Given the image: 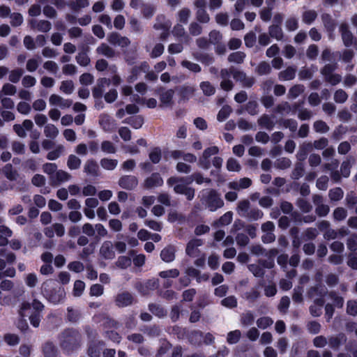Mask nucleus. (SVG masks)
<instances>
[{"instance_id":"cd10ccee","label":"nucleus","mask_w":357,"mask_h":357,"mask_svg":"<svg viewBox=\"0 0 357 357\" xmlns=\"http://www.w3.org/2000/svg\"><path fill=\"white\" fill-rule=\"evenodd\" d=\"M250 208V202L248 200H243L241 201L237 207V211L239 213L240 215L243 217H247L248 216L249 210Z\"/></svg>"},{"instance_id":"a18cd8bd","label":"nucleus","mask_w":357,"mask_h":357,"mask_svg":"<svg viewBox=\"0 0 357 357\" xmlns=\"http://www.w3.org/2000/svg\"><path fill=\"white\" fill-rule=\"evenodd\" d=\"M231 109L229 106H224L218 112L217 119L219 121H223L229 116Z\"/></svg>"},{"instance_id":"2f4dec72","label":"nucleus","mask_w":357,"mask_h":357,"mask_svg":"<svg viewBox=\"0 0 357 357\" xmlns=\"http://www.w3.org/2000/svg\"><path fill=\"white\" fill-rule=\"evenodd\" d=\"M100 253L105 258L107 259H111L114 257V252L109 242H105L103 243L100 248Z\"/></svg>"},{"instance_id":"0eeeda50","label":"nucleus","mask_w":357,"mask_h":357,"mask_svg":"<svg viewBox=\"0 0 357 357\" xmlns=\"http://www.w3.org/2000/svg\"><path fill=\"white\" fill-rule=\"evenodd\" d=\"M99 123L102 128L107 132L114 130L116 126L115 120L107 114H102L100 116Z\"/></svg>"},{"instance_id":"ea45409f","label":"nucleus","mask_w":357,"mask_h":357,"mask_svg":"<svg viewBox=\"0 0 357 357\" xmlns=\"http://www.w3.org/2000/svg\"><path fill=\"white\" fill-rule=\"evenodd\" d=\"M85 289V284L81 280H76L73 287V295L75 296H80Z\"/></svg>"},{"instance_id":"a211bd4d","label":"nucleus","mask_w":357,"mask_h":357,"mask_svg":"<svg viewBox=\"0 0 357 357\" xmlns=\"http://www.w3.org/2000/svg\"><path fill=\"white\" fill-rule=\"evenodd\" d=\"M12 236V231L6 226H0V246L8 244V238Z\"/></svg>"},{"instance_id":"8fccbe9b","label":"nucleus","mask_w":357,"mask_h":357,"mask_svg":"<svg viewBox=\"0 0 357 357\" xmlns=\"http://www.w3.org/2000/svg\"><path fill=\"white\" fill-rule=\"evenodd\" d=\"M98 53L102 54L106 56L110 57L114 55L113 50L106 44H102L97 49Z\"/></svg>"},{"instance_id":"69168bd1","label":"nucleus","mask_w":357,"mask_h":357,"mask_svg":"<svg viewBox=\"0 0 357 357\" xmlns=\"http://www.w3.org/2000/svg\"><path fill=\"white\" fill-rule=\"evenodd\" d=\"M303 89H304L303 86L296 85L290 89L289 95L291 98H295L303 91Z\"/></svg>"},{"instance_id":"aec40b11","label":"nucleus","mask_w":357,"mask_h":357,"mask_svg":"<svg viewBox=\"0 0 357 357\" xmlns=\"http://www.w3.org/2000/svg\"><path fill=\"white\" fill-rule=\"evenodd\" d=\"M340 31L342 33V40L346 46H349L352 43L353 36L351 32L348 30L347 24H342L340 26Z\"/></svg>"},{"instance_id":"f704fd0d","label":"nucleus","mask_w":357,"mask_h":357,"mask_svg":"<svg viewBox=\"0 0 357 357\" xmlns=\"http://www.w3.org/2000/svg\"><path fill=\"white\" fill-rule=\"evenodd\" d=\"M101 150L106 153H115L116 149L115 145L110 141H103L101 143Z\"/></svg>"},{"instance_id":"09e8293b","label":"nucleus","mask_w":357,"mask_h":357,"mask_svg":"<svg viewBox=\"0 0 357 357\" xmlns=\"http://www.w3.org/2000/svg\"><path fill=\"white\" fill-rule=\"evenodd\" d=\"M273 323V321L269 317H261L257 320V325L259 328L265 329Z\"/></svg>"},{"instance_id":"ddd939ff","label":"nucleus","mask_w":357,"mask_h":357,"mask_svg":"<svg viewBox=\"0 0 357 357\" xmlns=\"http://www.w3.org/2000/svg\"><path fill=\"white\" fill-rule=\"evenodd\" d=\"M252 181L248 178H243L238 181H234L229 183L228 186L231 189L240 190L250 186Z\"/></svg>"},{"instance_id":"c756f323","label":"nucleus","mask_w":357,"mask_h":357,"mask_svg":"<svg viewBox=\"0 0 357 357\" xmlns=\"http://www.w3.org/2000/svg\"><path fill=\"white\" fill-rule=\"evenodd\" d=\"M295 74L296 69L292 67H289L286 70L280 73L279 77L282 80H291L294 78Z\"/></svg>"},{"instance_id":"473e14b6","label":"nucleus","mask_w":357,"mask_h":357,"mask_svg":"<svg viewBox=\"0 0 357 357\" xmlns=\"http://www.w3.org/2000/svg\"><path fill=\"white\" fill-rule=\"evenodd\" d=\"M74 84L70 80L63 81L61 83L60 91L65 94H71L74 91Z\"/></svg>"},{"instance_id":"5701e85b","label":"nucleus","mask_w":357,"mask_h":357,"mask_svg":"<svg viewBox=\"0 0 357 357\" xmlns=\"http://www.w3.org/2000/svg\"><path fill=\"white\" fill-rule=\"evenodd\" d=\"M43 351L45 357H56L57 355V349L52 342H46Z\"/></svg>"},{"instance_id":"2eb2a0df","label":"nucleus","mask_w":357,"mask_h":357,"mask_svg":"<svg viewBox=\"0 0 357 357\" xmlns=\"http://www.w3.org/2000/svg\"><path fill=\"white\" fill-rule=\"evenodd\" d=\"M29 23L31 29H37L42 32H47L51 29V24L48 21L42 20L38 22L36 20H31Z\"/></svg>"},{"instance_id":"37998d69","label":"nucleus","mask_w":357,"mask_h":357,"mask_svg":"<svg viewBox=\"0 0 357 357\" xmlns=\"http://www.w3.org/2000/svg\"><path fill=\"white\" fill-rule=\"evenodd\" d=\"M36 79L31 75H25L22 79V84L24 88H31L36 85Z\"/></svg>"},{"instance_id":"20e7f679","label":"nucleus","mask_w":357,"mask_h":357,"mask_svg":"<svg viewBox=\"0 0 357 357\" xmlns=\"http://www.w3.org/2000/svg\"><path fill=\"white\" fill-rule=\"evenodd\" d=\"M79 339L78 333L74 330H66L60 336V344L66 349H70L77 345Z\"/></svg>"},{"instance_id":"7ed1b4c3","label":"nucleus","mask_w":357,"mask_h":357,"mask_svg":"<svg viewBox=\"0 0 357 357\" xmlns=\"http://www.w3.org/2000/svg\"><path fill=\"white\" fill-rule=\"evenodd\" d=\"M202 197L206 206L211 211H215L224 205L220 195L213 190L203 191Z\"/></svg>"},{"instance_id":"f3484780","label":"nucleus","mask_w":357,"mask_h":357,"mask_svg":"<svg viewBox=\"0 0 357 357\" xmlns=\"http://www.w3.org/2000/svg\"><path fill=\"white\" fill-rule=\"evenodd\" d=\"M133 298L129 293H122L117 296L116 302L119 307H124L132 303Z\"/></svg>"},{"instance_id":"e433bc0d","label":"nucleus","mask_w":357,"mask_h":357,"mask_svg":"<svg viewBox=\"0 0 357 357\" xmlns=\"http://www.w3.org/2000/svg\"><path fill=\"white\" fill-rule=\"evenodd\" d=\"M124 123L130 124L134 128L138 129L142 127L144 123L143 118L140 116L132 117L126 119Z\"/></svg>"},{"instance_id":"de8ad7c7","label":"nucleus","mask_w":357,"mask_h":357,"mask_svg":"<svg viewBox=\"0 0 357 357\" xmlns=\"http://www.w3.org/2000/svg\"><path fill=\"white\" fill-rule=\"evenodd\" d=\"M200 88L206 96H211L215 93V88L208 82H202L200 84Z\"/></svg>"},{"instance_id":"13d9d810","label":"nucleus","mask_w":357,"mask_h":357,"mask_svg":"<svg viewBox=\"0 0 357 357\" xmlns=\"http://www.w3.org/2000/svg\"><path fill=\"white\" fill-rule=\"evenodd\" d=\"M149 158L153 163H158L161 158V151L159 149H153L149 153Z\"/></svg>"},{"instance_id":"680f3d73","label":"nucleus","mask_w":357,"mask_h":357,"mask_svg":"<svg viewBox=\"0 0 357 357\" xmlns=\"http://www.w3.org/2000/svg\"><path fill=\"white\" fill-rule=\"evenodd\" d=\"M259 124L267 129H272L273 127V121L268 116H262L259 120Z\"/></svg>"},{"instance_id":"864d4df0","label":"nucleus","mask_w":357,"mask_h":357,"mask_svg":"<svg viewBox=\"0 0 357 357\" xmlns=\"http://www.w3.org/2000/svg\"><path fill=\"white\" fill-rule=\"evenodd\" d=\"M174 91L172 90H167L160 95V100L162 104L169 105L172 99Z\"/></svg>"},{"instance_id":"bb28decb","label":"nucleus","mask_w":357,"mask_h":357,"mask_svg":"<svg viewBox=\"0 0 357 357\" xmlns=\"http://www.w3.org/2000/svg\"><path fill=\"white\" fill-rule=\"evenodd\" d=\"M118 165V161L111 158H102L100 160V165L102 168L107 170H113Z\"/></svg>"},{"instance_id":"c9c22d12","label":"nucleus","mask_w":357,"mask_h":357,"mask_svg":"<svg viewBox=\"0 0 357 357\" xmlns=\"http://www.w3.org/2000/svg\"><path fill=\"white\" fill-rule=\"evenodd\" d=\"M227 169L230 172H239L241 170V165L237 160L230 158L227 161Z\"/></svg>"},{"instance_id":"f8f14e48","label":"nucleus","mask_w":357,"mask_h":357,"mask_svg":"<svg viewBox=\"0 0 357 357\" xmlns=\"http://www.w3.org/2000/svg\"><path fill=\"white\" fill-rule=\"evenodd\" d=\"M110 80L107 78H101L98 80L97 85L93 90L94 98H101L106 86H109Z\"/></svg>"},{"instance_id":"79ce46f5","label":"nucleus","mask_w":357,"mask_h":357,"mask_svg":"<svg viewBox=\"0 0 357 357\" xmlns=\"http://www.w3.org/2000/svg\"><path fill=\"white\" fill-rule=\"evenodd\" d=\"M16 87L10 83H6L3 85L1 93L6 96H13L16 93Z\"/></svg>"},{"instance_id":"4468645a","label":"nucleus","mask_w":357,"mask_h":357,"mask_svg":"<svg viewBox=\"0 0 357 357\" xmlns=\"http://www.w3.org/2000/svg\"><path fill=\"white\" fill-rule=\"evenodd\" d=\"M219 149L218 146H211L204 150L203 153V159L200 160V166L204 169H208L209 167V163L208 162H205L207 158L213 155H215L218 153Z\"/></svg>"},{"instance_id":"338daca9","label":"nucleus","mask_w":357,"mask_h":357,"mask_svg":"<svg viewBox=\"0 0 357 357\" xmlns=\"http://www.w3.org/2000/svg\"><path fill=\"white\" fill-rule=\"evenodd\" d=\"M119 134L124 141H129L131 139V132L127 127L120 128Z\"/></svg>"},{"instance_id":"412c9836","label":"nucleus","mask_w":357,"mask_h":357,"mask_svg":"<svg viewBox=\"0 0 357 357\" xmlns=\"http://www.w3.org/2000/svg\"><path fill=\"white\" fill-rule=\"evenodd\" d=\"M185 273L192 278H195L197 280V282H200L202 281H206L208 279V275H199V272L198 270L195 269L193 267H190L186 269Z\"/></svg>"},{"instance_id":"423d86ee","label":"nucleus","mask_w":357,"mask_h":357,"mask_svg":"<svg viewBox=\"0 0 357 357\" xmlns=\"http://www.w3.org/2000/svg\"><path fill=\"white\" fill-rule=\"evenodd\" d=\"M49 103L50 106L58 107L61 109L69 108L73 102L70 99H65L59 95L52 94L49 98Z\"/></svg>"},{"instance_id":"4c0bfd02","label":"nucleus","mask_w":357,"mask_h":357,"mask_svg":"<svg viewBox=\"0 0 357 357\" xmlns=\"http://www.w3.org/2000/svg\"><path fill=\"white\" fill-rule=\"evenodd\" d=\"M23 74V70L22 69H15L9 72L8 79L12 83H17L20 81L22 75Z\"/></svg>"},{"instance_id":"58836bf2","label":"nucleus","mask_w":357,"mask_h":357,"mask_svg":"<svg viewBox=\"0 0 357 357\" xmlns=\"http://www.w3.org/2000/svg\"><path fill=\"white\" fill-rule=\"evenodd\" d=\"M3 172L5 174V176L9 179V180H15L17 176V173L16 171L13 170V167L11 165H6L3 169Z\"/></svg>"},{"instance_id":"a878e982","label":"nucleus","mask_w":357,"mask_h":357,"mask_svg":"<svg viewBox=\"0 0 357 357\" xmlns=\"http://www.w3.org/2000/svg\"><path fill=\"white\" fill-rule=\"evenodd\" d=\"M98 170V166L96 162L92 160H87L84 165V171L91 175H96Z\"/></svg>"},{"instance_id":"4d7b16f0","label":"nucleus","mask_w":357,"mask_h":357,"mask_svg":"<svg viewBox=\"0 0 357 357\" xmlns=\"http://www.w3.org/2000/svg\"><path fill=\"white\" fill-rule=\"evenodd\" d=\"M76 59L77 63L82 66H87L90 62V59L85 52L79 53Z\"/></svg>"},{"instance_id":"e2e57ef3","label":"nucleus","mask_w":357,"mask_h":357,"mask_svg":"<svg viewBox=\"0 0 357 357\" xmlns=\"http://www.w3.org/2000/svg\"><path fill=\"white\" fill-rule=\"evenodd\" d=\"M23 22V17L20 13H13L10 15V24L14 26H20Z\"/></svg>"},{"instance_id":"c85d7f7f","label":"nucleus","mask_w":357,"mask_h":357,"mask_svg":"<svg viewBox=\"0 0 357 357\" xmlns=\"http://www.w3.org/2000/svg\"><path fill=\"white\" fill-rule=\"evenodd\" d=\"M324 303L323 298H317L314 305L310 307V312L312 315L317 317L321 314V307Z\"/></svg>"},{"instance_id":"dca6fc26","label":"nucleus","mask_w":357,"mask_h":357,"mask_svg":"<svg viewBox=\"0 0 357 357\" xmlns=\"http://www.w3.org/2000/svg\"><path fill=\"white\" fill-rule=\"evenodd\" d=\"M202 245L200 239H193L190 241L186 248V252L189 256L195 257L198 253V248Z\"/></svg>"},{"instance_id":"c03bdc74","label":"nucleus","mask_w":357,"mask_h":357,"mask_svg":"<svg viewBox=\"0 0 357 357\" xmlns=\"http://www.w3.org/2000/svg\"><path fill=\"white\" fill-rule=\"evenodd\" d=\"M317 14L314 10H307L303 14V21L306 24H311L317 17Z\"/></svg>"},{"instance_id":"6e6552de","label":"nucleus","mask_w":357,"mask_h":357,"mask_svg":"<svg viewBox=\"0 0 357 357\" xmlns=\"http://www.w3.org/2000/svg\"><path fill=\"white\" fill-rule=\"evenodd\" d=\"M162 184L163 180L160 175L158 173H155L145 179L143 185L146 189H151L161 186Z\"/></svg>"},{"instance_id":"b1692460","label":"nucleus","mask_w":357,"mask_h":357,"mask_svg":"<svg viewBox=\"0 0 357 357\" xmlns=\"http://www.w3.org/2000/svg\"><path fill=\"white\" fill-rule=\"evenodd\" d=\"M44 134L47 137L54 139L59 135V130L54 125L49 123L45 126Z\"/></svg>"},{"instance_id":"3c124183","label":"nucleus","mask_w":357,"mask_h":357,"mask_svg":"<svg viewBox=\"0 0 357 357\" xmlns=\"http://www.w3.org/2000/svg\"><path fill=\"white\" fill-rule=\"evenodd\" d=\"M30 105L26 102H20L17 105V110L22 114H28L31 112Z\"/></svg>"},{"instance_id":"4be33fe9","label":"nucleus","mask_w":357,"mask_h":357,"mask_svg":"<svg viewBox=\"0 0 357 357\" xmlns=\"http://www.w3.org/2000/svg\"><path fill=\"white\" fill-rule=\"evenodd\" d=\"M64 151V146L59 144L56 146V147L54 150L50 151L47 153V158L50 160H55L63 154Z\"/></svg>"},{"instance_id":"bf43d9fd","label":"nucleus","mask_w":357,"mask_h":357,"mask_svg":"<svg viewBox=\"0 0 357 357\" xmlns=\"http://www.w3.org/2000/svg\"><path fill=\"white\" fill-rule=\"evenodd\" d=\"M32 107L36 111H44L46 108V102L43 99H37L33 101Z\"/></svg>"},{"instance_id":"39448f33","label":"nucleus","mask_w":357,"mask_h":357,"mask_svg":"<svg viewBox=\"0 0 357 357\" xmlns=\"http://www.w3.org/2000/svg\"><path fill=\"white\" fill-rule=\"evenodd\" d=\"M52 281L47 280L42 284L41 289L42 293L47 297L48 300L54 304H57L62 301L65 297L66 293L63 288H59L53 292L49 294L47 292V287L50 286Z\"/></svg>"},{"instance_id":"9d476101","label":"nucleus","mask_w":357,"mask_h":357,"mask_svg":"<svg viewBox=\"0 0 357 357\" xmlns=\"http://www.w3.org/2000/svg\"><path fill=\"white\" fill-rule=\"evenodd\" d=\"M190 339V341L194 344H199L201 342L208 344L213 342V337L210 333H207L204 335L200 332L195 331L192 333Z\"/></svg>"},{"instance_id":"72a5a7b5","label":"nucleus","mask_w":357,"mask_h":357,"mask_svg":"<svg viewBox=\"0 0 357 357\" xmlns=\"http://www.w3.org/2000/svg\"><path fill=\"white\" fill-rule=\"evenodd\" d=\"M81 165V160L75 155H70L68 158L67 165L70 169H77Z\"/></svg>"},{"instance_id":"6e6d98bb","label":"nucleus","mask_w":357,"mask_h":357,"mask_svg":"<svg viewBox=\"0 0 357 357\" xmlns=\"http://www.w3.org/2000/svg\"><path fill=\"white\" fill-rule=\"evenodd\" d=\"M329 197L332 200H334V201L340 200L343 197V192L339 188H334V189L330 190Z\"/></svg>"},{"instance_id":"f257e3e1","label":"nucleus","mask_w":357,"mask_h":357,"mask_svg":"<svg viewBox=\"0 0 357 357\" xmlns=\"http://www.w3.org/2000/svg\"><path fill=\"white\" fill-rule=\"evenodd\" d=\"M44 305L38 300H33L32 303L23 302L21 305L19 313L22 317H29L31 324L34 327H38L40 321V312Z\"/></svg>"},{"instance_id":"603ef678","label":"nucleus","mask_w":357,"mask_h":357,"mask_svg":"<svg viewBox=\"0 0 357 357\" xmlns=\"http://www.w3.org/2000/svg\"><path fill=\"white\" fill-rule=\"evenodd\" d=\"M232 213L229 211L225 213L218 220L217 225L225 226L229 225L232 220Z\"/></svg>"},{"instance_id":"f03ea898","label":"nucleus","mask_w":357,"mask_h":357,"mask_svg":"<svg viewBox=\"0 0 357 357\" xmlns=\"http://www.w3.org/2000/svg\"><path fill=\"white\" fill-rule=\"evenodd\" d=\"M188 180L183 177H171L167 183L169 186H174V190L176 193L183 194L186 196L187 199L191 200L195 196V190L188 187L189 183H187Z\"/></svg>"},{"instance_id":"9b49d317","label":"nucleus","mask_w":357,"mask_h":357,"mask_svg":"<svg viewBox=\"0 0 357 357\" xmlns=\"http://www.w3.org/2000/svg\"><path fill=\"white\" fill-rule=\"evenodd\" d=\"M70 175L63 170H59L55 172L54 174H52L50 177V182L53 185H57L61 183L66 182L70 180Z\"/></svg>"},{"instance_id":"49530a36","label":"nucleus","mask_w":357,"mask_h":357,"mask_svg":"<svg viewBox=\"0 0 357 357\" xmlns=\"http://www.w3.org/2000/svg\"><path fill=\"white\" fill-rule=\"evenodd\" d=\"M40 59H36V58H33V59H30L27 61V63H26V70L29 71V72H34L38 67L39 64H40Z\"/></svg>"},{"instance_id":"6ab92c4d","label":"nucleus","mask_w":357,"mask_h":357,"mask_svg":"<svg viewBox=\"0 0 357 357\" xmlns=\"http://www.w3.org/2000/svg\"><path fill=\"white\" fill-rule=\"evenodd\" d=\"M175 250L173 247L164 248L160 253L161 259L165 262H171L174 259Z\"/></svg>"},{"instance_id":"774afa93","label":"nucleus","mask_w":357,"mask_h":357,"mask_svg":"<svg viewBox=\"0 0 357 357\" xmlns=\"http://www.w3.org/2000/svg\"><path fill=\"white\" fill-rule=\"evenodd\" d=\"M347 312L348 314L355 316L357 314V303L354 301H349L347 303Z\"/></svg>"},{"instance_id":"052dcab7","label":"nucleus","mask_w":357,"mask_h":357,"mask_svg":"<svg viewBox=\"0 0 357 357\" xmlns=\"http://www.w3.org/2000/svg\"><path fill=\"white\" fill-rule=\"evenodd\" d=\"M68 268L75 273H80L84 271V266L82 263L79 261H73L68 264Z\"/></svg>"},{"instance_id":"1a4fd4ad","label":"nucleus","mask_w":357,"mask_h":357,"mask_svg":"<svg viewBox=\"0 0 357 357\" xmlns=\"http://www.w3.org/2000/svg\"><path fill=\"white\" fill-rule=\"evenodd\" d=\"M119 185L124 189L132 190L138 185V180L134 176H124L120 178Z\"/></svg>"},{"instance_id":"5fc2aeb1","label":"nucleus","mask_w":357,"mask_h":357,"mask_svg":"<svg viewBox=\"0 0 357 357\" xmlns=\"http://www.w3.org/2000/svg\"><path fill=\"white\" fill-rule=\"evenodd\" d=\"M245 58L244 53L241 52H236L229 55L228 59L229 61L235 63H241Z\"/></svg>"},{"instance_id":"a19ab883","label":"nucleus","mask_w":357,"mask_h":357,"mask_svg":"<svg viewBox=\"0 0 357 357\" xmlns=\"http://www.w3.org/2000/svg\"><path fill=\"white\" fill-rule=\"evenodd\" d=\"M241 336V333L239 330L231 331L227 335V342L229 344H235L238 342Z\"/></svg>"},{"instance_id":"393cba45","label":"nucleus","mask_w":357,"mask_h":357,"mask_svg":"<svg viewBox=\"0 0 357 357\" xmlns=\"http://www.w3.org/2000/svg\"><path fill=\"white\" fill-rule=\"evenodd\" d=\"M233 77L237 80L244 82V84L247 86H250L253 84L254 81L252 78L246 79L245 75L240 71H231Z\"/></svg>"},{"instance_id":"7c9ffc66","label":"nucleus","mask_w":357,"mask_h":357,"mask_svg":"<svg viewBox=\"0 0 357 357\" xmlns=\"http://www.w3.org/2000/svg\"><path fill=\"white\" fill-rule=\"evenodd\" d=\"M186 180H188L187 183H191L193 181H195L197 184L209 183L211 181L209 178L203 177V176L199 173H196L191 175L190 176L186 177Z\"/></svg>"},{"instance_id":"0e129e2a","label":"nucleus","mask_w":357,"mask_h":357,"mask_svg":"<svg viewBox=\"0 0 357 357\" xmlns=\"http://www.w3.org/2000/svg\"><path fill=\"white\" fill-rule=\"evenodd\" d=\"M270 35L276 38L277 40H280L282 38V33L281 29L278 26H272L269 29Z\"/></svg>"}]
</instances>
